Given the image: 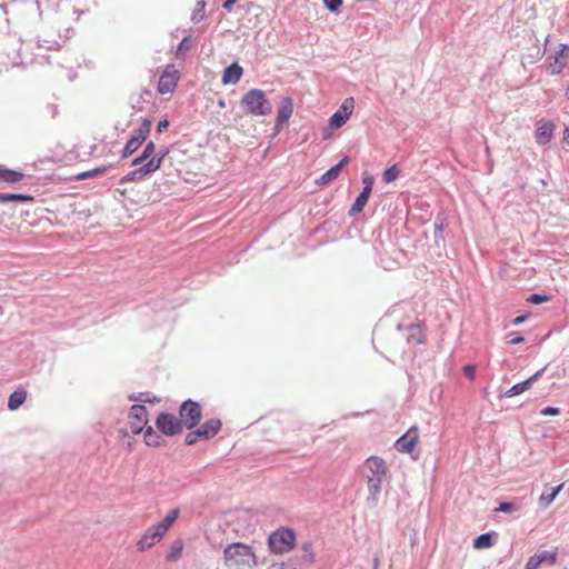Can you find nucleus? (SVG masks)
Masks as SVG:
<instances>
[{
  "mask_svg": "<svg viewBox=\"0 0 569 569\" xmlns=\"http://www.w3.org/2000/svg\"><path fill=\"white\" fill-rule=\"evenodd\" d=\"M359 472L367 485L368 499L377 503L382 483L390 477L387 461L380 456H370L362 462Z\"/></svg>",
  "mask_w": 569,
  "mask_h": 569,
  "instance_id": "obj_1",
  "label": "nucleus"
},
{
  "mask_svg": "<svg viewBox=\"0 0 569 569\" xmlns=\"http://www.w3.org/2000/svg\"><path fill=\"white\" fill-rule=\"evenodd\" d=\"M223 563L228 569H254L258 560L250 546L242 542H233L223 550Z\"/></svg>",
  "mask_w": 569,
  "mask_h": 569,
  "instance_id": "obj_2",
  "label": "nucleus"
},
{
  "mask_svg": "<svg viewBox=\"0 0 569 569\" xmlns=\"http://www.w3.org/2000/svg\"><path fill=\"white\" fill-rule=\"evenodd\" d=\"M179 517V509L170 510L158 523L150 526L137 541V549L146 551L159 543Z\"/></svg>",
  "mask_w": 569,
  "mask_h": 569,
  "instance_id": "obj_3",
  "label": "nucleus"
},
{
  "mask_svg": "<svg viewBox=\"0 0 569 569\" xmlns=\"http://www.w3.org/2000/svg\"><path fill=\"white\" fill-rule=\"evenodd\" d=\"M242 104L253 116H267L271 112V104L262 90L252 89L242 98Z\"/></svg>",
  "mask_w": 569,
  "mask_h": 569,
  "instance_id": "obj_4",
  "label": "nucleus"
},
{
  "mask_svg": "<svg viewBox=\"0 0 569 569\" xmlns=\"http://www.w3.org/2000/svg\"><path fill=\"white\" fill-rule=\"evenodd\" d=\"M269 547L276 553L290 551L296 543V535L291 529L282 528L272 532L269 537Z\"/></svg>",
  "mask_w": 569,
  "mask_h": 569,
  "instance_id": "obj_5",
  "label": "nucleus"
},
{
  "mask_svg": "<svg viewBox=\"0 0 569 569\" xmlns=\"http://www.w3.org/2000/svg\"><path fill=\"white\" fill-rule=\"evenodd\" d=\"M419 439V430L413 426L395 442V448L398 452L408 453L413 459H417L419 455V451L417 450Z\"/></svg>",
  "mask_w": 569,
  "mask_h": 569,
  "instance_id": "obj_6",
  "label": "nucleus"
},
{
  "mask_svg": "<svg viewBox=\"0 0 569 569\" xmlns=\"http://www.w3.org/2000/svg\"><path fill=\"white\" fill-rule=\"evenodd\" d=\"M179 416L182 426L192 429L201 419V408L199 403L187 400L181 405Z\"/></svg>",
  "mask_w": 569,
  "mask_h": 569,
  "instance_id": "obj_7",
  "label": "nucleus"
},
{
  "mask_svg": "<svg viewBox=\"0 0 569 569\" xmlns=\"http://www.w3.org/2000/svg\"><path fill=\"white\" fill-rule=\"evenodd\" d=\"M128 422L133 435H139L148 426V410L142 405H133L128 415Z\"/></svg>",
  "mask_w": 569,
  "mask_h": 569,
  "instance_id": "obj_8",
  "label": "nucleus"
},
{
  "mask_svg": "<svg viewBox=\"0 0 569 569\" xmlns=\"http://www.w3.org/2000/svg\"><path fill=\"white\" fill-rule=\"evenodd\" d=\"M166 157V153L152 157L146 164L139 167L138 169L129 172L126 174L122 179V181H136L144 178L146 176L157 171L163 161V158Z\"/></svg>",
  "mask_w": 569,
  "mask_h": 569,
  "instance_id": "obj_9",
  "label": "nucleus"
},
{
  "mask_svg": "<svg viewBox=\"0 0 569 569\" xmlns=\"http://www.w3.org/2000/svg\"><path fill=\"white\" fill-rule=\"evenodd\" d=\"M157 428L166 436H176L181 432L183 426L180 418L171 413H160L156 420Z\"/></svg>",
  "mask_w": 569,
  "mask_h": 569,
  "instance_id": "obj_10",
  "label": "nucleus"
},
{
  "mask_svg": "<svg viewBox=\"0 0 569 569\" xmlns=\"http://www.w3.org/2000/svg\"><path fill=\"white\" fill-rule=\"evenodd\" d=\"M355 109L353 98H347L340 108L331 116L329 124L333 129L342 127L351 117Z\"/></svg>",
  "mask_w": 569,
  "mask_h": 569,
  "instance_id": "obj_11",
  "label": "nucleus"
},
{
  "mask_svg": "<svg viewBox=\"0 0 569 569\" xmlns=\"http://www.w3.org/2000/svg\"><path fill=\"white\" fill-rule=\"evenodd\" d=\"M151 122L149 120H144L142 127L139 129L138 133L133 136L124 146L122 157L127 158L136 152L140 146L146 140L148 133L150 132Z\"/></svg>",
  "mask_w": 569,
  "mask_h": 569,
  "instance_id": "obj_12",
  "label": "nucleus"
},
{
  "mask_svg": "<svg viewBox=\"0 0 569 569\" xmlns=\"http://www.w3.org/2000/svg\"><path fill=\"white\" fill-rule=\"evenodd\" d=\"M293 113V101L290 97H286L280 101L277 120H276V130L280 131L282 127L289 121Z\"/></svg>",
  "mask_w": 569,
  "mask_h": 569,
  "instance_id": "obj_13",
  "label": "nucleus"
},
{
  "mask_svg": "<svg viewBox=\"0 0 569 569\" xmlns=\"http://www.w3.org/2000/svg\"><path fill=\"white\" fill-rule=\"evenodd\" d=\"M178 73H161L158 80V92L160 94L172 93L178 84Z\"/></svg>",
  "mask_w": 569,
  "mask_h": 569,
  "instance_id": "obj_14",
  "label": "nucleus"
},
{
  "mask_svg": "<svg viewBox=\"0 0 569 569\" xmlns=\"http://www.w3.org/2000/svg\"><path fill=\"white\" fill-rule=\"evenodd\" d=\"M543 370L545 369H541V370L537 371L535 375H532L531 377H529L527 380L513 385L510 389H508L506 391L505 396L508 398L515 397V396H518V395L525 392L526 390L530 389L532 383L540 378Z\"/></svg>",
  "mask_w": 569,
  "mask_h": 569,
  "instance_id": "obj_15",
  "label": "nucleus"
},
{
  "mask_svg": "<svg viewBox=\"0 0 569 569\" xmlns=\"http://www.w3.org/2000/svg\"><path fill=\"white\" fill-rule=\"evenodd\" d=\"M348 161H349V158L343 157L338 164H336L335 167L329 169L327 172H325L320 177V179L318 180V183L325 186V184H328L329 182L333 181L335 179H337L339 177L342 168L348 163Z\"/></svg>",
  "mask_w": 569,
  "mask_h": 569,
  "instance_id": "obj_16",
  "label": "nucleus"
},
{
  "mask_svg": "<svg viewBox=\"0 0 569 569\" xmlns=\"http://www.w3.org/2000/svg\"><path fill=\"white\" fill-rule=\"evenodd\" d=\"M553 124L551 122H542L536 131V141L539 144H547L552 138Z\"/></svg>",
  "mask_w": 569,
  "mask_h": 569,
  "instance_id": "obj_17",
  "label": "nucleus"
},
{
  "mask_svg": "<svg viewBox=\"0 0 569 569\" xmlns=\"http://www.w3.org/2000/svg\"><path fill=\"white\" fill-rule=\"evenodd\" d=\"M24 174L21 171L11 170L0 164V181L14 184L23 180Z\"/></svg>",
  "mask_w": 569,
  "mask_h": 569,
  "instance_id": "obj_18",
  "label": "nucleus"
},
{
  "mask_svg": "<svg viewBox=\"0 0 569 569\" xmlns=\"http://www.w3.org/2000/svg\"><path fill=\"white\" fill-rule=\"evenodd\" d=\"M220 429L221 421L219 419H209L199 428L201 436L206 439L216 436Z\"/></svg>",
  "mask_w": 569,
  "mask_h": 569,
  "instance_id": "obj_19",
  "label": "nucleus"
},
{
  "mask_svg": "<svg viewBox=\"0 0 569 569\" xmlns=\"http://www.w3.org/2000/svg\"><path fill=\"white\" fill-rule=\"evenodd\" d=\"M563 483L559 485L556 488H551L549 490L543 491L539 497V505L542 508H548L551 502L556 499L557 495L561 491L563 488Z\"/></svg>",
  "mask_w": 569,
  "mask_h": 569,
  "instance_id": "obj_20",
  "label": "nucleus"
},
{
  "mask_svg": "<svg viewBox=\"0 0 569 569\" xmlns=\"http://www.w3.org/2000/svg\"><path fill=\"white\" fill-rule=\"evenodd\" d=\"M27 399V391L24 389H18L12 392L8 400V408L10 410H17L20 406L24 403Z\"/></svg>",
  "mask_w": 569,
  "mask_h": 569,
  "instance_id": "obj_21",
  "label": "nucleus"
},
{
  "mask_svg": "<svg viewBox=\"0 0 569 569\" xmlns=\"http://www.w3.org/2000/svg\"><path fill=\"white\" fill-rule=\"evenodd\" d=\"M183 548H184V543L182 540L178 539V540L173 541L168 550L166 560L168 562L177 561L181 557Z\"/></svg>",
  "mask_w": 569,
  "mask_h": 569,
  "instance_id": "obj_22",
  "label": "nucleus"
},
{
  "mask_svg": "<svg viewBox=\"0 0 569 569\" xmlns=\"http://www.w3.org/2000/svg\"><path fill=\"white\" fill-rule=\"evenodd\" d=\"M34 198L29 194H21V193H0V202L7 203V202H32Z\"/></svg>",
  "mask_w": 569,
  "mask_h": 569,
  "instance_id": "obj_23",
  "label": "nucleus"
},
{
  "mask_svg": "<svg viewBox=\"0 0 569 569\" xmlns=\"http://www.w3.org/2000/svg\"><path fill=\"white\" fill-rule=\"evenodd\" d=\"M143 438H144V442L147 446L149 447H158L160 446L161 443V438L160 436L153 430V428L151 426H147L144 429H143Z\"/></svg>",
  "mask_w": 569,
  "mask_h": 569,
  "instance_id": "obj_24",
  "label": "nucleus"
},
{
  "mask_svg": "<svg viewBox=\"0 0 569 569\" xmlns=\"http://www.w3.org/2000/svg\"><path fill=\"white\" fill-rule=\"evenodd\" d=\"M154 149H156V146L152 141H149L146 147H144V150L143 152L141 153V156L137 157L133 161H132V166L133 167H138L140 164H142L148 158H150L153 152H154Z\"/></svg>",
  "mask_w": 569,
  "mask_h": 569,
  "instance_id": "obj_25",
  "label": "nucleus"
},
{
  "mask_svg": "<svg viewBox=\"0 0 569 569\" xmlns=\"http://www.w3.org/2000/svg\"><path fill=\"white\" fill-rule=\"evenodd\" d=\"M193 44L194 41L190 36L184 37L177 48V56L180 58H184L187 52L193 48Z\"/></svg>",
  "mask_w": 569,
  "mask_h": 569,
  "instance_id": "obj_26",
  "label": "nucleus"
},
{
  "mask_svg": "<svg viewBox=\"0 0 569 569\" xmlns=\"http://www.w3.org/2000/svg\"><path fill=\"white\" fill-rule=\"evenodd\" d=\"M492 546V537L490 533H483L477 537L473 541L476 549H486Z\"/></svg>",
  "mask_w": 569,
  "mask_h": 569,
  "instance_id": "obj_27",
  "label": "nucleus"
},
{
  "mask_svg": "<svg viewBox=\"0 0 569 569\" xmlns=\"http://www.w3.org/2000/svg\"><path fill=\"white\" fill-rule=\"evenodd\" d=\"M569 47L563 44L556 57V62L559 64L560 68H568L569 69Z\"/></svg>",
  "mask_w": 569,
  "mask_h": 569,
  "instance_id": "obj_28",
  "label": "nucleus"
},
{
  "mask_svg": "<svg viewBox=\"0 0 569 569\" xmlns=\"http://www.w3.org/2000/svg\"><path fill=\"white\" fill-rule=\"evenodd\" d=\"M400 171H399V168L397 164H393L391 166L390 168L386 169L382 173V180L386 182V183H391L393 182L398 176H399Z\"/></svg>",
  "mask_w": 569,
  "mask_h": 569,
  "instance_id": "obj_29",
  "label": "nucleus"
},
{
  "mask_svg": "<svg viewBox=\"0 0 569 569\" xmlns=\"http://www.w3.org/2000/svg\"><path fill=\"white\" fill-rule=\"evenodd\" d=\"M368 199L369 198L365 197V194H359L357 197L356 201L353 202V204L351 206L350 214H356V213L361 212L363 210L365 206L367 204Z\"/></svg>",
  "mask_w": 569,
  "mask_h": 569,
  "instance_id": "obj_30",
  "label": "nucleus"
},
{
  "mask_svg": "<svg viewBox=\"0 0 569 569\" xmlns=\"http://www.w3.org/2000/svg\"><path fill=\"white\" fill-rule=\"evenodd\" d=\"M537 555L540 558L541 563L548 562L549 565H555L557 562V555L555 552L545 551V552L537 553Z\"/></svg>",
  "mask_w": 569,
  "mask_h": 569,
  "instance_id": "obj_31",
  "label": "nucleus"
},
{
  "mask_svg": "<svg viewBox=\"0 0 569 569\" xmlns=\"http://www.w3.org/2000/svg\"><path fill=\"white\" fill-rule=\"evenodd\" d=\"M550 300V297L549 296H546V295H531L527 301L529 303H533V305H539V303H543V302H548Z\"/></svg>",
  "mask_w": 569,
  "mask_h": 569,
  "instance_id": "obj_32",
  "label": "nucleus"
},
{
  "mask_svg": "<svg viewBox=\"0 0 569 569\" xmlns=\"http://www.w3.org/2000/svg\"><path fill=\"white\" fill-rule=\"evenodd\" d=\"M325 6L330 10L331 12H337L340 10L342 6V0H322Z\"/></svg>",
  "mask_w": 569,
  "mask_h": 569,
  "instance_id": "obj_33",
  "label": "nucleus"
},
{
  "mask_svg": "<svg viewBox=\"0 0 569 569\" xmlns=\"http://www.w3.org/2000/svg\"><path fill=\"white\" fill-rule=\"evenodd\" d=\"M242 73H223L222 82L224 84L228 83H237L240 80Z\"/></svg>",
  "mask_w": 569,
  "mask_h": 569,
  "instance_id": "obj_34",
  "label": "nucleus"
},
{
  "mask_svg": "<svg viewBox=\"0 0 569 569\" xmlns=\"http://www.w3.org/2000/svg\"><path fill=\"white\" fill-rule=\"evenodd\" d=\"M541 565V560L536 553L535 556L530 557L527 561L526 569H538Z\"/></svg>",
  "mask_w": 569,
  "mask_h": 569,
  "instance_id": "obj_35",
  "label": "nucleus"
},
{
  "mask_svg": "<svg viewBox=\"0 0 569 569\" xmlns=\"http://www.w3.org/2000/svg\"><path fill=\"white\" fill-rule=\"evenodd\" d=\"M202 437L200 430L192 431L186 436V443L191 446L197 442L198 438Z\"/></svg>",
  "mask_w": 569,
  "mask_h": 569,
  "instance_id": "obj_36",
  "label": "nucleus"
},
{
  "mask_svg": "<svg viewBox=\"0 0 569 569\" xmlns=\"http://www.w3.org/2000/svg\"><path fill=\"white\" fill-rule=\"evenodd\" d=\"M517 507L511 502H501L499 507L496 509V511L500 512H512L516 511Z\"/></svg>",
  "mask_w": 569,
  "mask_h": 569,
  "instance_id": "obj_37",
  "label": "nucleus"
},
{
  "mask_svg": "<svg viewBox=\"0 0 569 569\" xmlns=\"http://www.w3.org/2000/svg\"><path fill=\"white\" fill-rule=\"evenodd\" d=\"M465 376L470 380H475L476 378V366L468 365L463 368Z\"/></svg>",
  "mask_w": 569,
  "mask_h": 569,
  "instance_id": "obj_38",
  "label": "nucleus"
},
{
  "mask_svg": "<svg viewBox=\"0 0 569 569\" xmlns=\"http://www.w3.org/2000/svg\"><path fill=\"white\" fill-rule=\"evenodd\" d=\"M541 415L543 416H558L560 415V409L555 407H546L541 410Z\"/></svg>",
  "mask_w": 569,
  "mask_h": 569,
  "instance_id": "obj_39",
  "label": "nucleus"
},
{
  "mask_svg": "<svg viewBox=\"0 0 569 569\" xmlns=\"http://www.w3.org/2000/svg\"><path fill=\"white\" fill-rule=\"evenodd\" d=\"M110 167L111 166H101V167H97V168L92 169L91 171H92L93 178L104 174L110 169Z\"/></svg>",
  "mask_w": 569,
  "mask_h": 569,
  "instance_id": "obj_40",
  "label": "nucleus"
},
{
  "mask_svg": "<svg viewBox=\"0 0 569 569\" xmlns=\"http://www.w3.org/2000/svg\"><path fill=\"white\" fill-rule=\"evenodd\" d=\"M373 182H375V178L372 176H370L367 172H365L362 174V184H363V187H371L372 188Z\"/></svg>",
  "mask_w": 569,
  "mask_h": 569,
  "instance_id": "obj_41",
  "label": "nucleus"
},
{
  "mask_svg": "<svg viewBox=\"0 0 569 569\" xmlns=\"http://www.w3.org/2000/svg\"><path fill=\"white\" fill-rule=\"evenodd\" d=\"M90 178H93L91 170L83 171V172H80V173L74 176V180H77V181L86 180V179H90Z\"/></svg>",
  "mask_w": 569,
  "mask_h": 569,
  "instance_id": "obj_42",
  "label": "nucleus"
},
{
  "mask_svg": "<svg viewBox=\"0 0 569 569\" xmlns=\"http://www.w3.org/2000/svg\"><path fill=\"white\" fill-rule=\"evenodd\" d=\"M168 127H169V122L167 119L159 121L158 127H157L158 132H163L164 130H167Z\"/></svg>",
  "mask_w": 569,
  "mask_h": 569,
  "instance_id": "obj_43",
  "label": "nucleus"
},
{
  "mask_svg": "<svg viewBox=\"0 0 569 569\" xmlns=\"http://www.w3.org/2000/svg\"><path fill=\"white\" fill-rule=\"evenodd\" d=\"M528 317H529L528 315L518 316V317H516V318L512 320V323H513V325H516V326H518V325H520V323L525 322V321L528 319Z\"/></svg>",
  "mask_w": 569,
  "mask_h": 569,
  "instance_id": "obj_44",
  "label": "nucleus"
},
{
  "mask_svg": "<svg viewBox=\"0 0 569 569\" xmlns=\"http://www.w3.org/2000/svg\"><path fill=\"white\" fill-rule=\"evenodd\" d=\"M237 2V0H226L222 4V7L228 10V11H231L232 8H233V4Z\"/></svg>",
  "mask_w": 569,
  "mask_h": 569,
  "instance_id": "obj_45",
  "label": "nucleus"
},
{
  "mask_svg": "<svg viewBox=\"0 0 569 569\" xmlns=\"http://www.w3.org/2000/svg\"><path fill=\"white\" fill-rule=\"evenodd\" d=\"M525 341V338L522 336H516L509 340L510 345H519Z\"/></svg>",
  "mask_w": 569,
  "mask_h": 569,
  "instance_id": "obj_46",
  "label": "nucleus"
},
{
  "mask_svg": "<svg viewBox=\"0 0 569 569\" xmlns=\"http://www.w3.org/2000/svg\"><path fill=\"white\" fill-rule=\"evenodd\" d=\"M224 71H242V68L238 66V63H232L224 69Z\"/></svg>",
  "mask_w": 569,
  "mask_h": 569,
  "instance_id": "obj_47",
  "label": "nucleus"
},
{
  "mask_svg": "<svg viewBox=\"0 0 569 569\" xmlns=\"http://www.w3.org/2000/svg\"><path fill=\"white\" fill-rule=\"evenodd\" d=\"M372 191V188L371 187H363L362 191L360 194H365V197L369 198L370 197V193Z\"/></svg>",
  "mask_w": 569,
  "mask_h": 569,
  "instance_id": "obj_48",
  "label": "nucleus"
},
{
  "mask_svg": "<svg viewBox=\"0 0 569 569\" xmlns=\"http://www.w3.org/2000/svg\"><path fill=\"white\" fill-rule=\"evenodd\" d=\"M563 140L569 143V128H567L563 132Z\"/></svg>",
  "mask_w": 569,
  "mask_h": 569,
  "instance_id": "obj_49",
  "label": "nucleus"
},
{
  "mask_svg": "<svg viewBox=\"0 0 569 569\" xmlns=\"http://www.w3.org/2000/svg\"><path fill=\"white\" fill-rule=\"evenodd\" d=\"M130 399H131V400H139V401H150L149 399L143 398V395H141L139 398L130 397Z\"/></svg>",
  "mask_w": 569,
  "mask_h": 569,
  "instance_id": "obj_50",
  "label": "nucleus"
},
{
  "mask_svg": "<svg viewBox=\"0 0 569 569\" xmlns=\"http://www.w3.org/2000/svg\"><path fill=\"white\" fill-rule=\"evenodd\" d=\"M218 104H219V107L223 108V107H224V101H223V100H220V101L218 102Z\"/></svg>",
  "mask_w": 569,
  "mask_h": 569,
  "instance_id": "obj_51",
  "label": "nucleus"
}]
</instances>
